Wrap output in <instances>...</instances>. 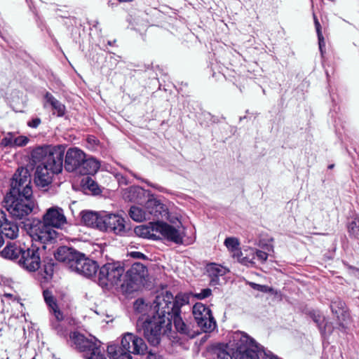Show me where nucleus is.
<instances>
[{
  "mask_svg": "<svg viewBox=\"0 0 359 359\" xmlns=\"http://www.w3.org/2000/svg\"><path fill=\"white\" fill-rule=\"evenodd\" d=\"M183 304L182 298L179 296L174 297L170 292L157 295L147 316L137 320L138 333L144 337H169L173 321L178 333L194 337L190 334L189 326L180 316V309Z\"/></svg>",
  "mask_w": 359,
  "mask_h": 359,
  "instance_id": "nucleus-1",
  "label": "nucleus"
},
{
  "mask_svg": "<svg viewBox=\"0 0 359 359\" xmlns=\"http://www.w3.org/2000/svg\"><path fill=\"white\" fill-rule=\"evenodd\" d=\"M43 222L35 217H24V230L27 231L30 242L39 241L40 243H53L57 233L53 227L62 228L67 219L63 210L59 207H52L47 210L43 217Z\"/></svg>",
  "mask_w": 359,
  "mask_h": 359,
  "instance_id": "nucleus-2",
  "label": "nucleus"
},
{
  "mask_svg": "<svg viewBox=\"0 0 359 359\" xmlns=\"http://www.w3.org/2000/svg\"><path fill=\"white\" fill-rule=\"evenodd\" d=\"M207 350L216 355L217 359H259L262 351L266 359H282L270 351H264L254 338H237L235 344H213Z\"/></svg>",
  "mask_w": 359,
  "mask_h": 359,
  "instance_id": "nucleus-3",
  "label": "nucleus"
},
{
  "mask_svg": "<svg viewBox=\"0 0 359 359\" xmlns=\"http://www.w3.org/2000/svg\"><path fill=\"white\" fill-rule=\"evenodd\" d=\"M65 149L62 144L39 147L32 151L31 160L58 174L62 170Z\"/></svg>",
  "mask_w": 359,
  "mask_h": 359,
  "instance_id": "nucleus-4",
  "label": "nucleus"
},
{
  "mask_svg": "<svg viewBox=\"0 0 359 359\" xmlns=\"http://www.w3.org/2000/svg\"><path fill=\"white\" fill-rule=\"evenodd\" d=\"M22 165H19L11 178L10 190L3 201L4 207L14 219H22Z\"/></svg>",
  "mask_w": 359,
  "mask_h": 359,
  "instance_id": "nucleus-5",
  "label": "nucleus"
},
{
  "mask_svg": "<svg viewBox=\"0 0 359 359\" xmlns=\"http://www.w3.org/2000/svg\"><path fill=\"white\" fill-rule=\"evenodd\" d=\"M147 350L143 338H122L121 346L109 344L107 351L109 359H133L130 353L144 355Z\"/></svg>",
  "mask_w": 359,
  "mask_h": 359,
  "instance_id": "nucleus-6",
  "label": "nucleus"
},
{
  "mask_svg": "<svg viewBox=\"0 0 359 359\" xmlns=\"http://www.w3.org/2000/svg\"><path fill=\"white\" fill-rule=\"evenodd\" d=\"M67 343L71 347L84 353L86 359H105L97 338H69Z\"/></svg>",
  "mask_w": 359,
  "mask_h": 359,
  "instance_id": "nucleus-7",
  "label": "nucleus"
},
{
  "mask_svg": "<svg viewBox=\"0 0 359 359\" xmlns=\"http://www.w3.org/2000/svg\"><path fill=\"white\" fill-rule=\"evenodd\" d=\"M124 271V268L119 263H107L99 270L98 284L104 288L116 285L121 282Z\"/></svg>",
  "mask_w": 359,
  "mask_h": 359,
  "instance_id": "nucleus-8",
  "label": "nucleus"
},
{
  "mask_svg": "<svg viewBox=\"0 0 359 359\" xmlns=\"http://www.w3.org/2000/svg\"><path fill=\"white\" fill-rule=\"evenodd\" d=\"M99 230L123 236L127 232L124 218L116 214L103 213L102 223H100Z\"/></svg>",
  "mask_w": 359,
  "mask_h": 359,
  "instance_id": "nucleus-9",
  "label": "nucleus"
},
{
  "mask_svg": "<svg viewBox=\"0 0 359 359\" xmlns=\"http://www.w3.org/2000/svg\"><path fill=\"white\" fill-rule=\"evenodd\" d=\"M98 269V265L96 262L90 259L85 257L82 253H80V257H77L73 264L71 265L72 271L87 277L90 278L93 276Z\"/></svg>",
  "mask_w": 359,
  "mask_h": 359,
  "instance_id": "nucleus-10",
  "label": "nucleus"
},
{
  "mask_svg": "<svg viewBox=\"0 0 359 359\" xmlns=\"http://www.w3.org/2000/svg\"><path fill=\"white\" fill-rule=\"evenodd\" d=\"M85 153L81 149L74 147L67 150L65 159V168L68 172H77L84 159Z\"/></svg>",
  "mask_w": 359,
  "mask_h": 359,
  "instance_id": "nucleus-11",
  "label": "nucleus"
},
{
  "mask_svg": "<svg viewBox=\"0 0 359 359\" xmlns=\"http://www.w3.org/2000/svg\"><path fill=\"white\" fill-rule=\"evenodd\" d=\"M39 248L36 243H32L27 250H24V269L29 271H35L39 269L41 265Z\"/></svg>",
  "mask_w": 359,
  "mask_h": 359,
  "instance_id": "nucleus-12",
  "label": "nucleus"
},
{
  "mask_svg": "<svg viewBox=\"0 0 359 359\" xmlns=\"http://www.w3.org/2000/svg\"><path fill=\"white\" fill-rule=\"evenodd\" d=\"M156 233H159L163 237L175 243H182V236L174 226L165 222H156L154 224Z\"/></svg>",
  "mask_w": 359,
  "mask_h": 359,
  "instance_id": "nucleus-13",
  "label": "nucleus"
},
{
  "mask_svg": "<svg viewBox=\"0 0 359 359\" xmlns=\"http://www.w3.org/2000/svg\"><path fill=\"white\" fill-rule=\"evenodd\" d=\"M55 174L57 173L52 172V170L39 163L36 168L34 183L37 187H46L52 182L53 177Z\"/></svg>",
  "mask_w": 359,
  "mask_h": 359,
  "instance_id": "nucleus-14",
  "label": "nucleus"
},
{
  "mask_svg": "<svg viewBox=\"0 0 359 359\" xmlns=\"http://www.w3.org/2000/svg\"><path fill=\"white\" fill-rule=\"evenodd\" d=\"M54 255L57 261L67 263L71 269L75 259L80 257V252L72 248L61 246L57 248Z\"/></svg>",
  "mask_w": 359,
  "mask_h": 359,
  "instance_id": "nucleus-15",
  "label": "nucleus"
},
{
  "mask_svg": "<svg viewBox=\"0 0 359 359\" xmlns=\"http://www.w3.org/2000/svg\"><path fill=\"white\" fill-rule=\"evenodd\" d=\"M330 309L332 313L337 317L341 324L347 323L350 319V314L347 310L345 303L337 299L331 302Z\"/></svg>",
  "mask_w": 359,
  "mask_h": 359,
  "instance_id": "nucleus-16",
  "label": "nucleus"
},
{
  "mask_svg": "<svg viewBox=\"0 0 359 359\" xmlns=\"http://www.w3.org/2000/svg\"><path fill=\"white\" fill-rule=\"evenodd\" d=\"M205 270L210 278V284L212 286L217 285L219 283V278L228 272L225 267L215 263L208 264Z\"/></svg>",
  "mask_w": 359,
  "mask_h": 359,
  "instance_id": "nucleus-17",
  "label": "nucleus"
},
{
  "mask_svg": "<svg viewBox=\"0 0 359 359\" xmlns=\"http://www.w3.org/2000/svg\"><path fill=\"white\" fill-rule=\"evenodd\" d=\"M100 166V162L95 158H86L85 155L84 159L82 161L77 173L81 175H94L99 170Z\"/></svg>",
  "mask_w": 359,
  "mask_h": 359,
  "instance_id": "nucleus-18",
  "label": "nucleus"
},
{
  "mask_svg": "<svg viewBox=\"0 0 359 359\" xmlns=\"http://www.w3.org/2000/svg\"><path fill=\"white\" fill-rule=\"evenodd\" d=\"M32 194V187L27 184L24 187V217L31 213L36 214L39 210L34 200L31 197Z\"/></svg>",
  "mask_w": 359,
  "mask_h": 359,
  "instance_id": "nucleus-19",
  "label": "nucleus"
},
{
  "mask_svg": "<svg viewBox=\"0 0 359 359\" xmlns=\"http://www.w3.org/2000/svg\"><path fill=\"white\" fill-rule=\"evenodd\" d=\"M146 212L147 215L149 214L151 215L154 219H158L161 216L166 214L164 205L156 199L149 200L147 202Z\"/></svg>",
  "mask_w": 359,
  "mask_h": 359,
  "instance_id": "nucleus-20",
  "label": "nucleus"
},
{
  "mask_svg": "<svg viewBox=\"0 0 359 359\" xmlns=\"http://www.w3.org/2000/svg\"><path fill=\"white\" fill-rule=\"evenodd\" d=\"M103 213L93 211L82 212V221L88 226L99 229L100 223H102Z\"/></svg>",
  "mask_w": 359,
  "mask_h": 359,
  "instance_id": "nucleus-21",
  "label": "nucleus"
},
{
  "mask_svg": "<svg viewBox=\"0 0 359 359\" xmlns=\"http://www.w3.org/2000/svg\"><path fill=\"white\" fill-rule=\"evenodd\" d=\"M144 281L139 279V278L133 277V276H128L126 272L123 282L121 283V287L128 293H132L138 290L143 285Z\"/></svg>",
  "mask_w": 359,
  "mask_h": 359,
  "instance_id": "nucleus-22",
  "label": "nucleus"
},
{
  "mask_svg": "<svg viewBox=\"0 0 359 359\" xmlns=\"http://www.w3.org/2000/svg\"><path fill=\"white\" fill-rule=\"evenodd\" d=\"M0 231L1 235H4L7 238L15 239L18 236L19 226L16 223L7 220L1 224Z\"/></svg>",
  "mask_w": 359,
  "mask_h": 359,
  "instance_id": "nucleus-23",
  "label": "nucleus"
},
{
  "mask_svg": "<svg viewBox=\"0 0 359 359\" xmlns=\"http://www.w3.org/2000/svg\"><path fill=\"white\" fill-rule=\"evenodd\" d=\"M193 315L198 325L202 323L203 319L212 316L211 310L201 303H196L193 307Z\"/></svg>",
  "mask_w": 359,
  "mask_h": 359,
  "instance_id": "nucleus-24",
  "label": "nucleus"
},
{
  "mask_svg": "<svg viewBox=\"0 0 359 359\" xmlns=\"http://www.w3.org/2000/svg\"><path fill=\"white\" fill-rule=\"evenodd\" d=\"M22 253V248L17 247L15 243H8L6 246L1 252L2 257L8 259H16Z\"/></svg>",
  "mask_w": 359,
  "mask_h": 359,
  "instance_id": "nucleus-25",
  "label": "nucleus"
},
{
  "mask_svg": "<svg viewBox=\"0 0 359 359\" xmlns=\"http://www.w3.org/2000/svg\"><path fill=\"white\" fill-rule=\"evenodd\" d=\"M154 224L155 223L151 224V226H137L134 229V232L139 237L156 239L157 238H159V236H156V234Z\"/></svg>",
  "mask_w": 359,
  "mask_h": 359,
  "instance_id": "nucleus-26",
  "label": "nucleus"
},
{
  "mask_svg": "<svg viewBox=\"0 0 359 359\" xmlns=\"http://www.w3.org/2000/svg\"><path fill=\"white\" fill-rule=\"evenodd\" d=\"M43 295L46 304L53 311L57 320H62V313L57 309V305L52 292L46 290L43 292Z\"/></svg>",
  "mask_w": 359,
  "mask_h": 359,
  "instance_id": "nucleus-27",
  "label": "nucleus"
},
{
  "mask_svg": "<svg viewBox=\"0 0 359 359\" xmlns=\"http://www.w3.org/2000/svg\"><path fill=\"white\" fill-rule=\"evenodd\" d=\"M144 189L140 187H130L124 194V197L130 201L139 203L144 196Z\"/></svg>",
  "mask_w": 359,
  "mask_h": 359,
  "instance_id": "nucleus-28",
  "label": "nucleus"
},
{
  "mask_svg": "<svg viewBox=\"0 0 359 359\" xmlns=\"http://www.w3.org/2000/svg\"><path fill=\"white\" fill-rule=\"evenodd\" d=\"M128 276H133V277L139 278V279L144 281V277L147 275V269L146 266L140 263H134L131 268L127 271Z\"/></svg>",
  "mask_w": 359,
  "mask_h": 359,
  "instance_id": "nucleus-29",
  "label": "nucleus"
},
{
  "mask_svg": "<svg viewBox=\"0 0 359 359\" xmlns=\"http://www.w3.org/2000/svg\"><path fill=\"white\" fill-rule=\"evenodd\" d=\"M130 217L136 222H142L147 219H150V217L147 215L146 210L137 206H132L129 211Z\"/></svg>",
  "mask_w": 359,
  "mask_h": 359,
  "instance_id": "nucleus-30",
  "label": "nucleus"
},
{
  "mask_svg": "<svg viewBox=\"0 0 359 359\" xmlns=\"http://www.w3.org/2000/svg\"><path fill=\"white\" fill-rule=\"evenodd\" d=\"M1 144L10 147H21L22 146V136L15 137L12 133H8L2 141Z\"/></svg>",
  "mask_w": 359,
  "mask_h": 359,
  "instance_id": "nucleus-31",
  "label": "nucleus"
},
{
  "mask_svg": "<svg viewBox=\"0 0 359 359\" xmlns=\"http://www.w3.org/2000/svg\"><path fill=\"white\" fill-rule=\"evenodd\" d=\"M224 245L229 250L233 253V256H238L241 253L239 248V241L233 237L226 238L224 241Z\"/></svg>",
  "mask_w": 359,
  "mask_h": 359,
  "instance_id": "nucleus-32",
  "label": "nucleus"
},
{
  "mask_svg": "<svg viewBox=\"0 0 359 359\" xmlns=\"http://www.w3.org/2000/svg\"><path fill=\"white\" fill-rule=\"evenodd\" d=\"M203 332L208 333L213 331L216 327V321L212 315L203 320L202 323L198 325Z\"/></svg>",
  "mask_w": 359,
  "mask_h": 359,
  "instance_id": "nucleus-33",
  "label": "nucleus"
},
{
  "mask_svg": "<svg viewBox=\"0 0 359 359\" xmlns=\"http://www.w3.org/2000/svg\"><path fill=\"white\" fill-rule=\"evenodd\" d=\"M313 17L314 24H315V27H316V32H317V35H318V38L319 48H320V51L322 52L323 46H325V41H324V37H323L322 32H321V25H320L315 13L313 14Z\"/></svg>",
  "mask_w": 359,
  "mask_h": 359,
  "instance_id": "nucleus-34",
  "label": "nucleus"
},
{
  "mask_svg": "<svg viewBox=\"0 0 359 359\" xmlns=\"http://www.w3.org/2000/svg\"><path fill=\"white\" fill-rule=\"evenodd\" d=\"M84 187L89 191H92L93 194H98L100 192L97 184L89 177L86 178Z\"/></svg>",
  "mask_w": 359,
  "mask_h": 359,
  "instance_id": "nucleus-35",
  "label": "nucleus"
},
{
  "mask_svg": "<svg viewBox=\"0 0 359 359\" xmlns=\"http://www.w3.org/2000/svg\"><path fill=\"white\" fill-rule=\"evenodd\" d=\"M348 231L350 235L353 237L359 236V219L354 218L348 225Z\"/></svg>",
  "mask_w": 359,
  "mask_h": 359,
  "instance_id": "nucleus-36",
  "label": "nucleus"
},
{
  "mask_svg": "<svg viewBox=\"0 0 359 359\" xmlns=\"http://www.w3.org/2000/svg\"><path fill=\"white\" fill-rule=\"evenodd\" d=\"M248 284L252 289L262 292L269 293L271 292L273 290L271 287L267 285H260L253 282H250Z\"/></svg>",
  "mask_w": 359,
  "mask_h": 359,
  "instance_id": "nucleus-37",
  "label": "nucleus"
},
{
  "mask_svg": "<svg viewBox=\"0 0 359 359\" xmlns=\"http://www.w3.org/2000/svg\"><path fill=\"white\" fill-rule=\"evenodd\" d=\"M319 330L320 331L321 334L325 336L333 334L334 331L332 324L329 322L325 323L323 327H320Z\"/></svg>",
  "mask_w": 359,
  "mask_h": 359,
  "instance_id": "nucleus-38",
  "label": "nucleus"
},
{
  "mask_svg": "<svg viewBox=\"0 0 359 359\" xmlns=\"http://www.w3.org/2000/svg\"><path fill=\"white\" fill-rule=\"evenodd\" d=\"M52 109L55 111L57 116H62L65 113V106L59 100L51 106Z\"/></svg>",
  "mask_w": 359,
  "mask_h": 359,
  "instance_id": "nucleus-39",
  "label": "nucleus"
},
{
  "mask_svg": "<svg viewBox=\"0 0 359 359\" xmlns=\"http://www.w3.org/2000/svg\"><path fill=\"white\" fill-rule=\"evenodd\" d=\"M311 317L320 329V327L322 326V323H323L325 321L324 317L322 316L319 313L316 312L311 313Z\"/></svg>",
  "mask_w": 359,
  "mask_h": 359,
  "instance_id": "nucleus-40",
  "label": "nucleus"
},
{
  "mask_svg": "<svg viewBox=\"0 0 359 359\" xmlns=\"http://www.w3.org/2000/svg\"><path fill=\"white\" fill-rule=\"evenodd\" d=\"M212 294V290L210 288H205L201 290L199 293L196 294V297L198 299H203L210 297Z\"/></svg>",
  "mask_w": 359,
  "mask_h": 359,
  "instance_id": "nucleus-41",
  "label": "nucleus"
},
{
  "mask_svg": "<svg viewBox=\"0 0 359 359\" xmlns=\"http://www.w3.org/2000/svg\"><path fill=\"white\" fill-rule=\"evenodd\" d=\"M44 99L47 104H49L50 106H53L55 102H57L58 100L50 93L46 92L44 95Z\"/></svg>",
  "mask_w": 359,
  "mask_h": 359,
  "instance_id": "nucleus-42",
  "label": "nucleus"
},
{
  "mask_svg": "<svg viewBox=\"0 0 359 359\" xmlns=\"http://www.w3.org/2000/svg\"><path fill=\"white\" fill-rule=\"evenodd\" d=\"M255 255L258 260H259L261 262H265L267 260L268 254L264 251L257 250Z\"/></svg>",
  "mask_w": 359,
  "mask_h": 359,
  "instance_id": "nucleus-43",
  "label": "nucleus"
},
{
  "mask_svg": "<svg viewBox=\"0 0 359 359\" xmlns=\"http://www.w3.org/2000/svg\"><path fill=\"white\" fill-rule=\"evenodd\" d=\"M41 122V121L39 118H34L27 122V126L30 128H36L39 126Z\"/></svg>",
  "mask_w": 359,
  "mask_h": 359,
  "instance_id": "nucleus-44",
  "label": "nucleus"
},
{
  "mask_svg": "<svg viewBox=\"0 0 359 359\" xmlns=\"http://www.w3.org/2000/svg\"><path fill=\"white\" fill-rule=\"evenodd\" d=\"M53 264H48L44 265V272L48 276H51L53 273Z\"/></svg>",
  "mask_w": 359,
  "mask_h": 359,
  "instance_id": "nucleus-45",
  "label": "nucleus"
},
{
  "mask_svg": "<svg viewBox=\"0 0 359 359\" xmlns=\"http://www.w3.org/2000/svg\"><path fill=\"white\" fill-rule=\"evenodd\" d=\"M130 255L135 259H144L146 258V256L140 252H130Z\"/></svg>",
  "mask_w": 359,
  "mask_h": 359,
  "instance_id": "nucleus-46",
  "label": "nucleus"
},
{
  "mask_svg": "<svg viewBox=\"0 0 359 359\" xmlns=\"http://www.w3.org/2000/svg\"><path fill=\"white\" fill-rule=\"evenodd\" d=\"M8 219L6 218V215L4 210L0 209V227L1 226V224H3V222H7Z\"/></svg>",
  "mask_w": 359,
  "mask_h": 359,
  "instance_id": "nucleus-47",
  "label": "nucleus"
},
{
  "mask_svg": "<svg viewBox=\"0 0 359 359\" xmlns=\"http://www.w3.org/2000/svg\"><path fill=\"white\" fill-rule=\"evenodd\" d=\"M149 339V342L152 346H157L160 344L161 338H147Z\"/></svg>",
  "mask_w": 359,
  "mask_h": 359,
  "instance_id": "nucleus-48",
  "label": "nucleus"
},
{
  "mask_svg": "<svg viewBox=\"0 0 359 359\" xmlns=\"http://www.w3.org/2000/svg\"><path fill=\"white\" fill-rule=\"evenodd\" d=\"M0 359H8L6 351L4 350L0 351Z\"/></svg>",
  "mask_w": 359,
  "mask_h": 359,
  "instance_id": "nucleus-49",
  "label": "nucleus"
},
{
  "mask_svg": "<svg viewBox=\"0 0 359 359\" xmlns=\"http://www.w3.org/2000/svg\"><path fill=\"white\" fill-rule=\"evenodd\" d=\"M121 337H133V334L130 332H126L123 334Z\"/></svg>",
  "mask_w": 359,
  "mask_h": 359,
  "instance_id": "nucleus-50",
  "label": "nucleus"
},
{
  "mask_svg": "<svg viewBox=\"0 0 359 359\" xmlns=\"http://www.w3.org/2000/svg\"><path fill=\"white\" fill-rule=\"evenodd\" d=\"M273 245H267L266 247V249L268 250V251H270V250H273Z\"/></svg>",
  "mask_w": 359,
  "mask_h": 359,
  "instance_id": "nucleus-51",
  "label": "nucleus"
},
{
  "mask_svg": "<svg viewBox=\"0 0 359 359\" xmlns=\"http://www.w3.org/2000/svg\"><path fill=\"white\" fill-rule=\"evenodd\" d=\"M29 142L28 137L24 136V146Z\"/></svg>",
  "mask_w": 359,
  "mask_h": 359,
  "instance_id": "nucleus-52",
  "label": "nucleus"
},
{
  "mask_svg": "<svg viewBox=\"0 0 359 359\" xmlns=\"http://www.w3.org/2000/svg\"><path fill=\"white\" fill-rule=\"evenodd\" d=\"M18 264L20 266H22V257L18 260Z\"/></svg>",
  "mask_w": 359,
  "mask_h": 359,
  "instance_id": "nucleus-53",
  "label": "nucleus"
},
{
  "mask_svg": "<svg viewBox=\"0 0 359 359\" xmlns=\"http://www.w3.org/2000/svg\"><path fill=\"white\" fill-rule=\"evenodd\" d=\"M119 2H131L133 0H118Z\"/></svg>",
  "mask_w": 359,
  "mask_h": 359,
  "instance_id": "nucleus-54",
  "label": "nucleus"
},
{
  "mask_svg": "<svg viewBox=\"0 0 359 359\" xmlns=\"http://www.w3.org/2000/svg\"><path fill=\"white\" fill-rule=\"evenodd\" d=\"M73 337H83V335H81V334H77L76 332L74 333V336Z\"/></svg>",
  "mask_w": 359,
  "mask_h": 359,
  "instance_id": "nucleus-55",
  "label": "nucleus"
},
{
  "mask_svg": "<svg viewBox=\"0 0 359 359\" xmlns=\"http://www.w3.org/2000/svg\"><path fill=\"white\" fill-rule=\"evenodd\" d=\"M241 334H242V337H250L248 334H247L245 332H242Z\"/></svg>",
  "mask_w": 359,
  "mask_h": 359,
  "instance_id": "nucleus-56",
  "label": "nucleus"
},
{
  "mask_svg": "<svg viewBox=\"0 0 359 359\" xmlns=\"http://www.w3.org/2000/svg\"><path fill=\"white\" fill-rule=\"evenodd\" d=\"M14 320H16V318H15V317H12V318H11L9 319V321H10V322H12V321H13Z\"/></svg>",
  "mask_w": 359,
  "mask_h": 359,
  "instance_id": "nucleus-57",
  "label": "nucleus"
},
{
  "mask_svg": "<svg viewBox=\"0 0 359 359\" xmlns=\"http://www.w3.org/2000/svg\"><path fill=\"white\" fill-rule=\"evenodd\" d=\"M334 168V164H331V165H330L328 166V168H329V169H332V168Z\"/></svg>",
  "mask_w": 359,
  "mask_h": 359,
  "instance_id": "nucleus-58",
  "label": "nucleus"
},
{
  "mask_svg": "<svg viewBox=\"0 0 359 359\" xmlns=\"http://www.w3.org/2000/svg\"><path fill=\"white\" fill-rule=\"evenodd\" d=\"M27 181V177L24 175V180H23V182L24 183Z\"/></svg>",
  "mask_w": 359,
  "mask_h": 359,
  "instance_id": "nucleus-59",
  "label": "nucleus"
},
{
  "mask_svg": "<svg viewBox=\"0 0 359 359\" xmlns=\"http://www.w3.org/2000/svg\"><path fill=\"white\" fill-rule=\"evenodd\" d=\"M6 295L8 296V297H11V294H6Z\"/></svg>",
  "mask_w": 359,
  "mask_h": 359,
  "instance_id": "nucleus-60",
  "label": "nucleus"
}]
</instances>
